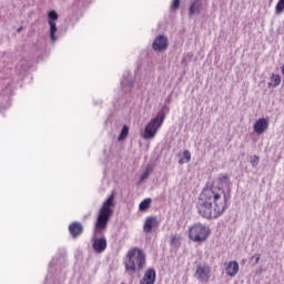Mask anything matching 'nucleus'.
Here are the masks:
<instances>
[{
  "instance_id": "obj_1",
  "label": "nucleus",
  "mask_w": 284,
  "mask_h": 284,
  "mask_svg": "<svg viewBox=\"0 0 284 284\" xmlns=\"http://www.w3.org/2000/svg\"><path fill=\"white\" fill-rule=\"evenodd\" d=\"M232 182L229 175H220L219 183L204 187L196 202L197 214L203 219H219L227 210Z\"/></svg>"
},
{
  "instance_id": "obj_2",
  "label": "nucleus",
  "mask_w": 284,
  "mask_h": 284,
  "mask_svg": "<svg viewBox=\"0 0 284 284\" xmlns=\"http://www.w3.org/2000/svg\"><path fill=\"white\" fill-rule=\"evenodd\" d=\"M116 205L114 203V193H112L102 204L99 210L98 217L94 225V234H101L103 231L108 229V223H110V219H112V214H114V207Z\"/></svg>"
},
{
  "instance_id": "obj_3",
  "label": "nucleus",
  "mask_w": 284,
  "mask_h": 284,
  "mask_svg": "<svg viewBox=\"0 0 284 284\" xmlns=\"http://www.w3.org/2000/svg\"><path fill=\"white\" fill-rule=\"evenodd\" d=\"M128 261L124 262L126 272H141L145 267V253L141 248H133L126 254Z\"/></svg>"
},
{
  "instance_id": "obj_4",
  "label": "nucleus",
  "mask_w": 284,
  "mask_h": 284,
  "mask_svg": "<svg viewBox=\"0 0 284 284\" xmlns=\"http://www.w3.org/2000/svg\"><path fill=\"white\" fill-rule=\"evenodd\" d=\"M163 121H165V112L161 110L156 116L151 119V121L145 125L143 139H154V136H156V132H159V128L163 125Z\"/></svg>"
},
{
  "instance_id": "obj_5",
  "label": "nucleus",
  "mask_w": 284,
  "mask_h": 284,
  "mask_svg": "<svg viewBox=\"0 0 284 284\" xmlns=\"http://www.w3.org/2000/svg\"><path fill=\"white\" fill-rule=\"evenodd\" d=\"M210 232V227L205 226V224L195 223L189 227V239L194 241V243H203V241H207Z\"/></svg>"
},
{
  "instance_id": "obj_6",
  "label": "nucleus",
  "mask_w": 284,
  "mask_h": 284,
  "mask_svg": "<svg viewBox=\"0 0 284 284\" xmlns=\"http://www.w3.org/2000/svg\"><path fill=\"white\" fill-rule=\"evenodd\" d=\"M212 273V268L207 263L199 264L196 266V271L194 273V277L201 283H207L210 281V274Z\"/></svg>"
},
{
  "instance_id": "obj_7",
  "label": "nucleus",
  "mask_w": 284,
  "mask_h": 284,
  "mask_svg": "<svg viewBox=\"0 0 284 284\" xmlns=\"http://www.w3.org/2000/svg\"><path fill=\"white\" fill-rule=\"evenodd\" d=\"M169 45H170V42L168 38L163 34L158 36L152 43V48L154 52H165Z\"/></svg>"
},
{
  "instance_id": "obj_8",
  "label": "nucleus",
  "mask_w": 284,
  "mask_h": 284,
  "mask_svg": "<svg viewBox=\"0 0 284 284\" xmlns=\"http://www.w3.org/2000/svg\"><path fill=\"white\" fill-rule=\"evenodd\" d=\"M92 241V248L94 250L95 254H103V251L108 250V240L105 236H94Z\"/></svg>"
},
{
  "instance_id": "obj_9",
  "label": "nucleus",
  "mask_w": 284,
  "mask_h": 284,
  "mask_svg": "<svg viewBox=\"0 0 284 284\" xmlns=\"http://www.w3.org/2000/svg\"><path fill=\"white\" fill-rule=\"evenodd\" d=\"M159 225H161L159 217L149 216L145 219L143 231L145 232V234H151L153 230H159Z\"/></svg>"
},
{
  "instance_id": "obj_10",
  "label": "nucleus",
  "mask_w": 284,
  "mask_h": 284,
  "mask_svg": "<svg viewBox=\"0 0 284 284\" xmlns=\"http://www.w3.org/2000/svg\"><path fill=\"white\" fill-rule=\"evenodd\" d=\"M267 128H270V122L265 118H260L253 125L255 134H264L267 132Z\"/></svg>"
},
{
  "instance_id": "obj_11",
  "label": "nucleus",
  "mask_w": 284,
  "mask_h": 284,
  "mask_svg": "<svg viewBox=\"0 0 284 284\" xmlns=\"http://www.w3.org/2000/svg\"><path fill=\"white\" fill-rule=\"evenodd\" d=\"M69 234L72 239H79L83 234V224L81 222H72L69 225Z\"/></svg>"
},
{
  "instance_id": "obj_12",
  "label": "nucleus",
  "mask_w": 284,
  "mask_h": 284,
  "mask_svg": "<svg viewBox=\"0 0 284 284\" xmlns=\"http://www.w3.org/2000/svg\"><path fill=\"white\" fill-rule=\"evenodd\" d=\"M203 8V0H193L189 7V17H194V14H201Z\"/></svg>"
},
{
  "instance_id": "obj_13",
  "label": "nucleus",
  "mask_w": 284,
  "mask_h": 284,
  "mask_svg": "<svg viewBox=\"0 0 284 284\" xmlns=\"http://www.w3.org/2000/svg\"><path fill=\"white\" fill-rule=\"evenodd\" d=\"M143 281L145 284H154L156 283V271L154 268H149L144 273Z\"/></svg>"
},
{
  "instance_id": "obj_14",
  "label": "nucleus",
  "mask_w": 284,
  "mask_h": 284,
  "mask_svg": "<svg viewBox=\"0 0 284 284\" xmlns=\"http://www.w3.org/2000/svg\"><path fill=\"white\" fill-rule=\"evenodd\" d=\"M227 276H236L239 274V262H230L226 266Z\"/></svg>"
},
{
  "instance_id": "obj_15",
  "label": "nucleus",
  "mask_w": 284,
  "mask_h": 284,
  "mask_svg": "<svg viewBox=\"0 0 284 284\" xmlns=\"http://www.w3.org/2000/svg\"><path fill=\"white\" fill-rule=\"evenodd\" d=\"M49 34H50V39L52 41V43H55V41H58V37H57V32H59V28L57 27V22H49Z\"/></svg>"
},
{
  "instance_id": "obj_16",
  "label": "nucleus",
  "mask_w": 284,
  "mask_h": 284,
  "mask_svg": "<svg viewBox=\"0 0 284 284\" xmlns=\"http://www.w3.org/2000/svg\"><path fill=\"white\" fill-rule=\"evenodd\" d=\"M150 205H152V199L148 197L143 200L139 205L140 212H148V210H150Z\"/></svg>"
},
{
  "instance_id": "obj_17",
  "label": "nucleus",
  "mask_w": 284,
  "mask_h": 284,
  "mask_svg": "<svg viewBox=\"0 0 284 284\" xmlns=\"http://www.w3.org/2000/svg\"><path fill=\"white\" fill-rule=\"evenodd\" d=\"M128 134H130V126H128V124H124L118 136V141H125V139H128Z\"/></svg>"
},
{
  "instance_id": "obj_18",
  "label": "nucleus",
  "mask_w": 284,
  "mask_h": 284,
  "mask_svg": "<svg viewBox=\"0 0 284 284\" xmlns=\"http://www.w3.org/2000/svg\"><path fill=\"white\" fill-rule=\"evenodd\" d=\"M278 85H281V75L273 74L271 77V82L268 83V88H278Z\"/></svg>"
},
{
  "instance_id": "obj_19",
  "label": "nucleus",
  "mask_w": 284,
  "mask_h": 284,
  "mask_svg": "<svg viewBox=\"0 0 284 284\" xmlns=\"http://www.w3.org/2000/svg\"><path fill=\"white\" fill-rule=\"evenodd\" d=\"M192 161V153L190 151L185 150L183 152V158L179 160L180 165H183V163H190Z\"/></svg>"
},
{
  "instance_id": "obj_20",
  "label": "nucleus",
  "mask_w": 284,
  "mask_h": 284,
  "mask_svg": "<svg viewBox=\"0 0 284 284\" xmlns=\"http://www.w3.org/2000/svg\"><path fill=\"white\" fill-rule=\"evenodd\" d=\"M48 23H57L59 21V13H57L54 10H51L48 12Z\"/></svg>"
},
{
  "instance_id": "obj_21",
  "label": "nucleus",
  "mask_w": 284,
  "mask_h": 284,
  "mask_svg": "<svg viewBox=\"0 0 284 284\" xmlns=\"http://www.w3.org/2000/svg\"><path fill=\"white\" fill-rule=\"evenodd\" d=\"M284 12V0H278L275 7V14H283Z\"/></svg>"
},
{
  "instance_id": "obj_22",
  "label": "nucleus",
  "mask_w": 284,
  "mask_h": 284,
  "mask_svg": "<svg viewBox=\"0 0 284 284\" xmlns=\"http://www.w3.org/2000/svg\"><path fill=\"white\" fill-rule=\"evenodd\" d=\"M258 261H261V254L256 253L250 257L248 263H251V265H258Z\"/></svg>"
},
{
  "instance_id": "obj_23",
  "label": "nucleus",
  "mask_w": 284,
  "mask_h": 284,
  "mask_svg": "<svg viewBox=\"0 0 284 284\" xmlns=\"http://www.w3.org/2000/svg\"><path fill=\"white\" fill-rule=\"evenodd\" d=\"M150 172H152V165H146L145 171L141 175V181H145L148 176H150Z\"/></svg>"
},
{
  "instance_id": "obj_24",
  "label": "nucleus",
  "mask_w": 284,
  "mask_h": 284,
  "mask_svg": "<svg viewBox=\"0 0 284 284\" xmlns=\"http://www.w3.org/2000/svg\"><path fill=\"white\" fill-rule=\"evenodd\" d=\"M260 162H261V159L257 155H252L250 159V163L252 168H256Z\"/></svg>"
},
{
  "instance_id": "obj_25",
  "label": "nucleus",
  "mask_w": 284,
  "mask_h": 284,
  "mask_svg": "<svg viewBox=\"0 0 284 284\" xmlns=\"http://www.w3.org/2000/svg\"><path fill=\"white\" fill-rule=\"evenodd\" d=\"M181 8V0H173L171 10H179Z\"/></svg>"
},
{
  "instance_id": "obj_26",
  "label": "nucleus",
  "mask_w": 284,
  "mask_h": 284,
  "mask_svg": "<svg viewBox=\"0 0 284 284\" xmlns=\"http://www.w3.org/2000/svg\"><path fill=\"white\" fill-rule=\"evenodd\" d=\"M126 84H128V82H125V81L121 82L122 88H123V85H126Z\"/></svg>"
},
{
  "instance_id": "obj_27",
  "label": "nucleus",
  "mask_w": 284,
  "mask_h": 284,
  "mask_svg": "<svg viewBox=\"0 0 284 284\" xmlns=\"http://www.w3.org/2000/svg\"><path fill=\"white\" fill-rule=\"evenodd\" d=\"M23 30V27L18 28L17 32H21Z\"/></svg>"
},
{
  "instance_id": "obj_28",
  "label": "nucleus",
  "mask_w": 284,
  "mask_h": 284,
  "mask_svg": "<svg viewBox=\"0 0 284 284\" xmlns=\"http://www.w3.org/2000/svg\"><path fill=\"white\" fill-rule=\"evenodd\" d=\"M126 84L129 85V88H132V82H126Z\"/></svg>"
},
{
  "instance_id": "obj_29",
  "label": "nucleus",
  "mask_w": 284,
  "mask_h": 284,
  "mask_svg": "<svg viewBox=\"0 0 284 284\" xmlns=\"http://www.w3.org/2000/svg\"><path fill=\"white\" fill-rule=\"evenodd\" d=\"M174 239H175V237H172V243H174Z\"/></svg>"
}]
</instances>
